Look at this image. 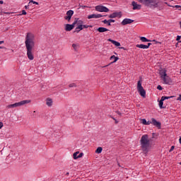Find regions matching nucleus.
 <instances>
[{"instance_id": "obj_1", "label": "nucleus", "mask_w": 181, "mask_h": 181, "mask_svg": "<svg viewBox=\"0 0 181 181\" xmlns=\"http://www.w3.org/2000/svg\"><path fill=\"white\" fill-rule=\"evenodd\" d=\"M25 45L28 60L35 59V35L30 33L25 36Z\"/></svg>"}, {"instance_id": "obj_2", "label": "nucleus", "mask_w": 181, "mask_h": 181, "mask_svg": "<svg viewBox=\"0 0 181 181\" xmlns=\"http://www.w3.org/2000/svg\"><path fill=\"white\" fill-rule=\"evenodd\" d=\"M140 145L143 152L148 153L151 146V141H149V136H148V134H144L141 136L140 139Z\"/></svg>"}, {"instance_id": "obj_3", "label": "nucleus", "mask_w": 181, "mask_h": 181, "mask_svg": "<svg viewBox=\"0 0 181 181\" xmlns=\"http://www.w3.org/2000/svg\"><path fill=\"white\" fill-rule=\"evenodd\" d=\"M142 5L148 6L149 8H158L160 6V3L158 0H137Z\"/></svg>"}, {"instance_id": "obj_4", "label": "nucleus", "mask_w": 181, "mask_h": 181, "mask_svg": "<svg viewBox=\"0 0 181 181\" xmlns=\"http://www.w3.org/2000/svg\"><path fill=\"white\" fill-rule=\"evenodd\" d=\"M29 103H30V100H22V101L7 105L6 108L8 109L16 108L18 107H22V105H25V104H29Z\"/></svg>"}, {"instance_id": "obj_5", "label": "nucleus", "mask_w": 181, "mask_h": 181, "mask_svg": "<svg viewBox=\"0 0 181 181\" xmlns=\"http://www.w3.org/2000/svg\"><path fill=\"white\" fill-rule=\"evenodd\" d=\"M137 90L141 97L144 98L146 97V92L145 91V89H144V87H142V83L141 81H139L137 83Z\"/></svg>"}, {"instance_id": "obj_6", "label": "nucleus", "mask_w": 181, "mask_h": 181, "mask_svg": "<svg viewBox=\"0 0 181 181\" xmlns=\"http://www.w3.org/2000/svg\"><path fill=\"white\" fill-rule=\"evenodd\" d=\"M95 11L98 12H110V9L104 6H96Z\"/></svg>"}, {"instance_id": "obj_7", "label": "nucleus", "mask_w": 181, "mask_h": 181, "mask_svg": "<svg viewBox=\"0 0 181 181\" xmlns=\"http://www.w3.org/2000/svg\"><path fill=\"white\" fill-rule=\"evenodd\" d=\"M74 14V11L73 10H69L66 12V16L64 17V19H66V21H68V22H70L71 19V16H73V15Z\"/></svg>"}, {"instance_id": "obj_8", "label": "nucleus", "mask_w": 181, "mask_h": 181, "mask_svg": "<svg viewBox=\"0 0 181 181\" xmlns=\"http://www.w3.org/2000/svg\"><path fill=\"white\" fill-rule=\"evenodd\" d=\"M151 124L154 127H156V128H158V129H160L162 124L160 122L156 120L155 118H151Z\"/></svg>"}, {"instance_id": "obj_9", "label": "nucleus", "mask_w": 181, "mask_h": 181, "mask_svg": "<svg viewBox=\"0 0 181 181\" xmlns=\"http://www.w3.org/2000/svg\"><path fill=\"white\" fill-rule=\"evenodd\" d=\"M121 23L123 26H125L126 25H131V23H134V20L131 18H124Z\"/></svg>"}, {"instance_id": "obj_10", "label": "nucleus", "mask_w": 181, "mask_h": 181, "mask_svg": "<svg viewBox=\"0 0 181 181\" xmlns=\"http://www.w3.org/2000/svg\"><path fill=\"white\" fill-rule=\"evenodd\" d=\"M74 26H76V23H73L72 24H66L65 25V30L66 32H70V30H73V29H74Z\"/></svg>"}, {"instance_id": "obj_11", "label": "nucleus", "mask_w": 181, "mask_h": 181, "mask_svg": "<svg viewBox=\"0 0 181 181\" xmlns=\"http://www.w3.org/2000/svg\"><path fill=\"white\" fill-rule=\"evenodd\" d=\"M98 18H103L101 14H90L88 16V19H98Z\"/></svg>"}, {"instance_id": "obj_12", "label": "nucleus", "mask_w": 181, "mask_h": 181, "mask_svg": "<svg viewBox=\"0 0 181 181\" xmlns=\"http://www.w3.org/2000/svg\"><path fill=\"white\" fill-rule=\"evenodd\" d=\"M162 80L163 81V84H170L172 83V79L168 76L162 78Z\"/></svg>"}, {"instance_id": "obj_13", "label": "nucleus", "mask_w": 181, "mask_h": 181, "mask_svg": "<svg viewBox=\"0 0 181 181\" xmlns=\"http://www.w3.org/2000/svg\"><path fill=\"white\" fill-rule=\"evenodd\" d=\"M132 5L133 6L134 11L136 9H141V8H142V6H141V4H138V3L135 1H132Z\"/></svg>"}, {"instance_id": "obj_14", "label": "nucleus", "mask_w": 181, "mask_h": 181, "mask_svg": "<svg viewBox=\"0 0 181 181\" xmlns=\"http://www.w3.org/2000/svg\"><path fill=\"white\" fill-rule=\"evenodd\" d=\"M119 15H121V13L114 12L109 16V18H110V19H114L115 18H118Z\"/></svg>"}, {"instance_id": "obj_15", "label": "nucleus", "mask_w": 181, "mask_h": 181, "mask_svg": "<svg viewBox=\"0 0 181 181\" xmlns=\"http://www.w3.org/2000/svg\"><path fill=\"white\" fill-rule=\"evenodd\" d=\"M160 76V78H163L164 77H166L168 74H166V69H161L159 73Z\"/></svg>"}, {"instance_id": "obj_16", "label": "nucleus", "mask_w": 181, "mask_h": 181, "mask_svg": "<svg viewBox=\"0 0 181 181\" xmlns=\"http://www.w3.org/2000/svg\"><path fill=\"white\" fill-rule=\"evenodd\" d=\"M98 32H99L100 33H104V32H108V30L107 28H105L104 27H100L97 29Z\"/></svg>"}, {"instance_id": "obj_17", "label": "nucleus", "mask_w": 181, "mask_h": 181, "mask_svg": "<svg viewBox=\"0 0 181 181\" xmlns=\"http://www.w3.org/2000/svg\"><path fill=\"white\" fill-rule=\"evenodd\" d=\"M72 47L74 52H78V49H80V44L78 43L72 44Z\"/></svg>"}, {"instance_id": "obj_18", "label": "nucleus", "mask_w": 181, "mask_h": 181, "mask_svg": "<svg viewBox=\"0 0 181 181\" xmlns=\"http://www.w3.org/2000/svg\"><path fill=\"white\" fill-rule=\"evenodd\" d=\"M46 105L47 107H52V105H53V100H52V98H47Z\"/></svg>"}, {"instance_id": "obj_19", "label": "nucleus", "mask_w": 181, "mask_h": 181, "mask_svg": "<svg viewBox=\"0 0 181 181\" xmlns=\"http://www.w3.org/2000/svg\"><path fill=\"white\" fill-rule=\"evenodd\" d=\"M108 42H111V43H112V45H115V46H117V47L121 46V43H119L114 40L108 39Z\"/></svg>"}, {"instance_id": "obj_20", "label": "nucleus", "mask_w": 181, "mask_h": 181, "mask_svg": "<svg viewBox=\"0 0 181 181\" xmlns=\"http://www.w3.org/2000/svg\"><path fill=\"white\" fill-rule=\"evenodd\" d=\"M74 23H75V25H83V22L81 20H79L78 18H75V21H74Z\"/></svg>"}, {"instance_id": "obj_21", "label": "nucleus", "mask_w": 181, "mask_h": 181, "mask_svg": "<svg viewBox=\"0 0 181 181\" xmlns=\"http://www.w3.org/2000/svg\"><path fill=\"white\" fill-rule=\"evenodd\" d=\"M136 47H139V49H148V47L146 46V45H144V44H137L136 45Z\"/></svg>"}, {"instance_id": "obj_22", "label": "nucleus", "mask_w": 181, "mask_h": 181, "mask_svg": "<svg viewBox=\"0 0 181 181\" xmlns=\"http://www.w3.org/2000/svg\"><path fill=\"white\" fill-rule=\"evenodd\" d=\"M119 58H118L117 57H115V55H112V57H110V60H113L112 63H117V62H118V59Z\"/></svg>"}, {"instance_id": "obj_23", "label": "nucleus", "mask_w": 181, "mask_h": 181, "mask_svg": "<svg viewBox=\"0 0 181 181\" xmlns=\"http://www.w3.org/2000/svg\"><path fill=\"white\" fill-rule=\"evenodd\" d=\"M140 40H141V42H151V40H148V38L145 37H140Z\"/></svg>"}, {"instance_id": "obj_24", "label": "nucleus", "mask_w": 181, "mask_h": 181, "mask_svg": "<svg viewBox=\"0 0 181 181\" xmlns=\"http://www.w3.org/2000/svg\"><path fill=\"white\" fill-rule=\"evenodd\" d=\"M174 96H162V101H165V100H169L170 98H173Z\"/></svg>"}, {"instance_id": "obj_25", "label": "nucleus", "mask_w": 181, "mask_h": 181, "mask_svg": "<svg viewBox=\"0 0 181 181\" xmlns=\"http://www.w3.org/2000/svg\"><path fill=\"white\" fill-rule=\"evenodd\" d=\"M78 153H80L79 151H76L73 154L74 159H78Z\"/></svg>"}, {"instance_id": "obj_26", "label": "nucleus", "mask_w": 181, "mask_h": 181, "mask_svg": "<svg viewBox=\"0 0 181 181\" xmlns=\"http://www.w3.org/2000/svg\"><path fill=\"white\" fill-rule=\"evenodd\" d=\"M103 152V148L102 147H98L95 150V153H101Z\"/></svg>"}, {"instance_id": "obj_27", "label": "nucleus", "mask_w": 181, "mask_h": 181, "mask_svg": "<svg viewBox=\"0 0 181 181\" xmlns=\"http://www.w3.org/2000/svg\"><path fill=\"white\" fill-rule=\"evenodd\" d=\"M163 101L164 100H162V98L159 101V107H160V108H163Z\"/></svg>"}, {"instance_id": "obj_28", "label": "nucleus", "mask_w": 181, "mask_h": 181, "mask_svg": "<svg viewBox=\"0 0 181 181\" xmlns=\"http://www.w3.org/2000/svg\"><path fill=\"white\" fill-rule=\"evenodd\" d=\"M30 4H34L35 5H39V3L37 1H35L33 0H31L30 1H29L28 5H30Z\"/></svg>"}, {"instance_id": "obj_29", "label": "nucleus", "mask_w": 181, "mask_h": 181, "mask_svg": "<svg viewBox=\"0 0 181 181\" xmlns=\"http://www.w3.org/2000/svg\"><path fill=\"white\" fill-rule=\"evenodd\" d=\"M88 28H90V25L82 24V29H88Z\"/></svg>"}, {"instance_id": "obj_30", "label": "nucleus", "mask_w": 181, "mask_h": 181, "mask_svg": "<svg viewBox=\"0 0 181 181\" xmlns=\"http://www.w3.org/2000/svg\"><path fill=\"white\" fill-rule=\"evenodd\" d=\"M146 119H141V124H143V125H146Z\"/></svg>"}, {"instance_id": "obj_31", "label": "nucleus", "mask_w": 181, "mask_h": 181, "mask_svg": "<svg viewBox=\"0 0 181 181\" xmlns=\"http://www.w3.org/2000/svg\"><path fill=\"white\" fill-rule=\"evenodd\" d=\"M76 29H79V31L83 30V25H78Z\"/></svg>"}, {"instance_id": "obj_32", "label": "nucleus", "mask_w": 181, "mask_h": 181, "mask_svg": "<svg viewBox=\"0 0 181 181\" xmlns=\"http://www.w3.org/2000/svg\"><path fill=\"white\" fill-rule=\"evenodd\" d=\"M69 87H70V88H72V87H77V85H76V83H70V84L69 85Z\"/></svg>"}, {"instance_id": "obj_33", "label": "nucleus", "mask_w": 181, "mask_h": 181, "mask_svg": "<svg viewBox=\"0 0 181 181\" xmlns=\"http://www.w3.org/2000/svg\"><path fill=\"white\" fill-rule=\"evenodd\" d=\"M173 8H177L179 9V11H181V6L176 5V6H173Z\"/></svg>"}, {"instance_id": "obj_34", "label": "nucleus", "mask_w": 181, "mask_h": 181, "mask_svg": "<svg viewBox=\"0 0 181 181\" xmlns=\"http://www.w3.org/2000/svg\"><path fill=\"white\" fill-rule=\"evenodd\" d=\"M108 22H110V23H115V20H114V19H109Z\"/></svg>"}, {"instance_id": "obj_35", "label": "nucleus", "mask_w": 181, "mask_h": 181, "mask_svg": "<svg viewBox=\"0 0 181 181\" xmlns=\"http://www.w3.org/2000/svg\"><path fill=\"white\" fill-rule=\"evenodd\" d=\"M157 90H163V88H162V87L160 86V85H158V86H157Z\"/></svg>"}, {"instance_id": "obj_36", "label": "nucleus", "mask_w": 181, "mask_h": 181, "mask_svg": "<svg viewBox=\"0 0 181 181\" xmlns=\"http://www.w3.org/2000/svg\"><path fill=\"white\" fill-rule=\"evenodd\" d=\"M103 23H105V25H107V23H108V20L105 19L104 21H102Z\"/></svg>"}, {"instance_id": "obj_37", "label": "nucleus", "mask_w": 181, "mask_h": 181, "mask_svg": "<svg viewBox=\"0 0 181 181\" xmlns=\"http://www.w3.org/2000/svg\"><path fill=\"white\" fill-rule=\"evenodd\" d=\"M175 149V146H172L170 149L169 150V152H172Z\"/></svg>"}, {"instance_id": "obj_38", "label": "nucleus", "mask_w": 181, "mask_h": 181, "mask_svg": "<svg viewBox=\"0 0 181 181\" xmlns=\"http://www.w3.org/2000/svg\"><path fill=\"white\" fill-rule=\"evenodd\" d=\"M83 155H84L83 153H79V155H78V159L79 158H82V157H83Z\"/></svg>"}, {"instance_id": "obj_39", "label": "nucleus", "mask_w": 181, "mask_h": 181, "mask_svg": "<svg viewBox=\"0 0 181 181\" xmlns=\"http://www.w3.org/2000/svg\"><path fill=\"white\" fill-rule=\"evenodd\" d=\"M180 37H181L180 35H177V38H176V40H177V42H179V40H180Z\"/></svg>"}, {"instance_id": "obj_40", "label": "nucleus", "mask_w": 181, "mask_h": 181, "mask_svg": "<svg viewBox=\"0 0 181 181\" xmlns=\"http://www.w3.org/2000/svg\"><path fill=\"white\" fill-rule=\"evenodd\" d=\"M3 127H4V123H2V122H0V129H2Z\"/></svg>"}, {"instance_id": "obj_41", "label": "nucleus", "mask_w": 181, "mask_h": 181, "mask_svg": "<svg viewBox=\"0 0 181 181\" xmlns=\"http://www.w3.org/2000/svg\"><path fill=\"white\" fill-rule=\"evenodd\" d=\"M22 13H21V15H26V11H25V10H23L22 11Z\"/></svg>"}, {"instance_id": "obj_42", "label": "nucleus", "mask_w": 181, "mask_h": 181, "mask_svg": "<svg viewBox=\"0 0 181 181\" xmlns=\"http://www.w3.org/2000/svg\"><path fill=\"white\" fill-rule=\"evenodd\" d=\"M151 124H152V122L148 121L146 122V125H151Z\"/></svg>"}, {"instance_id": "obj_43", "label": "nucleus", "mask_w": 181, "mask_h": 181, "mask_svg": "<svg viewBox=\"0 0 181 181\" xmlns=\"http://www.w3.org/2000/svg\"><path fill=\"white\" fill-rule=\"evenodd\" d=\"M151 45H152V43L148 42V43L147 44V45H146V46H147V49H149V47L151 46Z\"/></svg>"}, {"instance_id": "obj_44", "label": "nucleus", "mask_w": 181, "mask_h": 181, "mask_svg": "<svg viewBox=\"0 0 181 181\" xmlns=\"http://www.w3.org/2000/svg\"><path fill=\"white\" fill-rule=\"evenodd\" d=\"M4 41H0V45H2V43H4ZM0 49H4V47L0 46Z\"/></svg>"}, {"instance_id": "obj_45", "label": "nucleus", "mask_w": 181, "mask_h": 181, "mask_svg": "<svg viewBox=\"0 0 181 181\" xmlns=\"http://www.w3.org/2000/svg\"><path fill=\"white\" fill-rule=\"evenodd\" d=\"M177 101H181V95H179V97L177 98Z\"/></svg>"}, {"instance_id": "obj_46", "label": "nucleus", "mask_w": 181, "mask_h": 181, "mask_svg": "<svg viewBox=\"0 0 181 181\" xmlns=\"http://www.w3.org/2000/svg\"><path fill=\"white\" fill-rule=\"evenodd\" d=\"M75 32H76L77 33H78V32H80L79 29H77V27L75 28Z\"/></svg>"}, {"instance_id": "obj_47", "label": "nucleus", "mask_w": 181, "mask_h": 181, "mask_svg": "<svg viewBox=\"0 0 181 181\" xmlns=\"http://www.w3.org/2000/svg\"><path fill=\"white\" fill-rule=\"evenodd\" d=\"M106 25H107V26H111V23L110 21H108Z\"/></svg>"}, {"instance_id": "obj_48", "label": "nucleus", "mask_w": 181, "mask_h": 181, "mask_svg": "<svg viewBox=\"0 0 181 181\" xmlns=\"http://www.w3.org/2000/svg\"><path fill=\"white\" fill-rule=\"evenodd\" d=\"M29 5H30V4H28V5H27V6H25V8L26 9H29Z\"/></svg>"}, {"instance_id": "obj_49", "label": "nucleus", "mask_w": 181, "mask_h": 181, "mask_svg": "<svg viewBox=\"0 0 181 181\" xmlns=\"http://www.w3.org/2000/svg\"><path fill=\"white\" fill-rule=\"evenodd\" d=\"M4 4V1H0V4L2 5Z\"/></svg>"}, {"instance_id": "obj_50", "label": "nucleus", "mask_w": 181, "mask_h": 181, "mask_svg": "<svg viewBox=\"0 0 181 181\" xmlns=\"http://www.w3.org/2000/svg\"><path fill=\"white\" fill-rule=\"evenodd\" d=\"M69 173H66V176H69Z\"/></svg>"}, {"instance_id": "obj_51", "label": "nucleus", "mask_w": 181, "mask_h": 181, "mask_svg": "<svg viewBox=\"0 0 181 181\" xmlns=\"http://www.w3.org/2000/svg\"><path fill=\"white\" fill-rule=\"evenodd\" d=\"M113 119H115L116 124L118 122H117V120L115 118H113Z\"/></svg>"}, {"instance_id": "obj_52", "label": "nucleus", "mask_w": 181, "mask_h": 181, "mask_svg": "<svg viewBox=\"0 0 181 181\" xmlns=\"http://www.w3.org/2000/svg\"><path fill=\"white\" fill-rule=\"evenodd\" d=\"M180 28H181V21L180 22Z\"/></svg>"}, {"instance_id": "obj_53", "label": "nucleus", "mask_w": 181, "mask_h": 181, "mask_svg": "<svg viewBox=\"0 0 181 181\" xmlns=\"http://www.w3.org/2000/svg\"><path fill=\"white\" fill-rule=\"evenodd\" d=\"M89 28H93V25H89Z\"/></svg>"}, {"instance_id": "obj_54", "label": "nucleus", "mask_w": 181, "mask_h": 181, "mask_svg": "<svg viewBox=\"0 0 181 181\" xmlns=\"http://www.w3.org/2000/svg\"><path fill=\"white\" fill-rule=\"evenodd\" d=\"M117 114L121 115V112H118Z\"/></svg>"}, {"instance_id": "obj_55", "label": "nucleus", "mask_w": 181, "mask_h": 181, "mask_svg": "<svg viewBox=\"0 0 181 181\" xmlns=\"http://www.w3.org/2000/svg\"><path fill=\"white\" fill-rule=\"evenodd\" d=\"M120 49H124V47H120Z\"/></svg>"}, {"instance_id": "obj_56", "label": "nucleus", "mask_w": 181, "mask_h": 181, "mask_svg": "<svg viewBox=\"0 0 181 181\" xmlns=\"http://www.w3.org/2000/svg\"><path fill=\"white\" fill-rule=\"evenodd\" d=\"M180 43H181V41H180Z\"/></svg>"}, {"instance_id": "obj_57", "label": "nucleus", "mask_w": 181, "mask_h": 181, "mask_svg": "<svg viewBox=\"0 0 181 181\" xmlns=\"http://www.w3.org/2000/svg\"><path fill=\"white\" fill-rule=\"evenodd\" d=\"M170 1H173V0H170Z\"/></svg>"}]
</instances>
